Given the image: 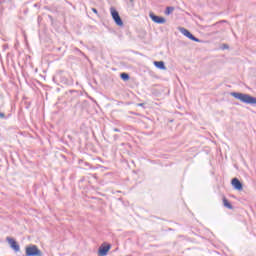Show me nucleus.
<instances>
[{
	"instance_id": "1",
	"label": "nucleus",
	"mask_w": 256,
	"mask_h": 256,
	"mask_svg": "<svg viewBox=\"0 0 256 256\" xmlns=\"http://www.w3.org/2000/svg\"><path fill=\"white\" fill-rule=\"evenodd\" d=\"M231 96L234 97V99L241 101V103H245L246 105H256V98L249 94L232 92Z\"/></svg>"
},
{
	"instance_id": "2",
	"label": "nucleus",
	"mask_w": 256,
	"mask_h": 256,
	"mask_svg": "<svg viewBox=\"0 0 256 256\" xmlns=\"http://www.w3.org/2000/svg\"><path fill=\"white\" fill-rule=\"evenodd\" d=\"M25 256H42L43 252L40 251L39 247L37 245H29L25 249Z\"/></svg>"
},
{
	"instance_id": "3",
	"label": "nucleus",
	"mask_w": 256,
	"mask_h": 256,
	"mask_svg": "<svg viewBox=\"0 0 256 256\" xmlns=\"http://www.w3.org/2000/svg\"><path fill=\"white\" fill-rule=\"evenodd\" d=\"M110 13L116 25H118V27H123V20L121 19V16L119 15V12L117 11V9H115V7H111Z\"/></svg>"
},
{
	"instance_id": "4",
	"label": "nucleus",
	"mask_w": 256,
	"mask_h": 256,
	"mask_svg": "<svg viewBox=\"0 0 256 256\" xmlns=\"http://www.w3.org/2000/svg\"><path fill=\"white\" fill-rule=\"evenodd\" d=\"M180 33L184 35V37H187V39H190V41H194L195 43H201V40L197 37H195L189 30L186 28L180 27L179 28Z\"/></svg>"
},
{
	"instance_id": "5",
	"label": "nucleus",
	"mask_w": 256,
	"mask_h": 256,
	"mask_svg": "<svg viewBox=\"0 0 256 256\" xmlns=\"http://www.w3.org/2000/svg\"><path fill=\"white\" fill-rule=\"evenodd\" d=\"M149 17L154 23H157L158 25H164V23H167V20L164 17L157 16L153 12L149 13Z\"/></svg>"
},
{
	"instance_id": "6",
	"label": "nucleus",
	"mask_w": 256,
	"mask_h": 256,
	"mask_svg": "<svg viewBox=\"0 0 256 256\" xmlns=\"http://www.w3.org/2000/svg\"><path fill=\"white\" fill-rule=\"evenodd\" d=\"M111 250V244H102L98 249V256H107Z\"/></svg>"
},
{
	"instance_id": "7",
	"label": "nucleus",
	"mask_w": 256,
	"mask_h": 256,
	"mask_svg": "<svg viewBox=\"0 0 256 256\" xmlns=\"http://www.w3.org/2000/svg\"><path fill=\"white\" fill-rule=\"evenodd\" d=\"M6 241L9 243L11 249H13V251H15L16 253H18V251H20L21 247L17 244V241H15V239L11 238V237H7Z\"/></svg>"
},
{
	"instance_id": "8",
	"label": "nucleus",
	"mask_w": 256,
	"mask_h": 256,
	"mask_svg": "<svg viewBox=\"0 0 256 256\" xmlns=\"http://www.w3.org/2000/svg\"><path fill=\"white\" fill-rule=\"evenodd\" d=\"M231 184L236 191H243V183H241L237 178H233Z\"/></svg>"
},
{
	"instance_id": "9",
	"label": "nucleus",
	"mask_w": 256,
	"mask_h": 256,
	"mask_svg": "<svg viewBox=\"0 0 256 256\" xmlns=\"http://www.w3.org/2000/svg\"><path fill=\"white\" fill-rule=\"evenodd\" d=\"M154 65L155 67H157V69H161L162 71H165V69H167V67L165 66V62L163 61H154Z\"/></svg>"
},
{
	"instance_id": "10",
	"label": "nucleus",
	"mask_w": 256,
	"mask_h": 256,
	"mask_svg": "<svg viewBox=\"0 0 256 256\" xmlns=\"http://www.w3.org/2000/svg\"><path fill=\"white\" fill-rule=\"evenodd\" d=\"M223 205L226 207V209H233V205L229 203V200L227 198H223Z\"/></svg>"
},
{
	"instance_id": "11",
	"label": "nucleus",
	"mask_w": 256,
	"mask_h": 256,
	"mask_svg": "<svg viewBox=\"0 0 256 256\" xmlns=\"http://www.w3.org/2000/svg\"><path fill=\"white\" fill-rule=\"evenodd\" d=\"M174 11H175V7L168 6V7H166L165 15H171V13H173Z\"/></svg>"
},
{
	"instance_id": "12",
	"label": "nucleus",
	"mask_w": 256,
	"mask_h": 256,
	"mask_svg": "<svg viewBox=\"0 0 256 256\" xmlns=\"http://www.w3.org/2000/svg\"><path fill=\"white\" fill-rule=\"evenodd\" d=\"M120 79H122V81H129L130 76L124 72L120 74Z\"/></svg>"
},
{
	"instance_id": "13",
	"label": "nucleus",
	"mask_w": 256,
	"mask_h": 256,
	"mask_svg": "<svg viewBox=\"0 0 256 256\" xmlns=\"http://www.w3.org/2000/svg\"><path fill=\"white\" fill-rule=\"evenodd\" d=\"M128 7H131L133 9V7H135V0H125Z\"/></svg>"
},
{
	"instance_id": "14",
	"label": "nucleus",
	"mask_w": 256,
	"mask_h": 256,
	"mask_svg": "<svg viewBox=\"0 0 256 256\" xmlns=\"http://www.w3.org/2000/svg\"><path fill=\"white\" fill-rule=\"evenodd\" d=\"M92 11L95 13V15H99V11H97V8H92Z\"/></svg>"
},
{
	"instance_id": "15",
	"label": "nucleus",
	"mask_w": 256,
	"mask_h": 256,
	"mask_svg": "<svg viewBox=\"0 0 256 256\" xmlns=\"http://www.w3.org/2000/svg\"><path fill=\"white\" fill-rule=\"evenodd\" d=\"M118 139H119V135L115 134V135L113 136V141H117Z\"/></svg>"
},
{
	"instance_id": "16",
	"label": "nucleus",
	"mask_w": 256,
	"mask_h": 256,
	"mask_svg": "<svg viewBox=\"0 0 256 256\" xmlns=\"http://www.w3.org/2000/svg\"><path fill=\"white\" fill-rule=\"evenodd\" d=\"M113 131H114L115 133H121V130H120L119 128H114Z\"/></svg>"
},
{
	"instance_id": "17",
	"label": "nucleus",
	"mask_w": 256,
	"mask_h": 256,
	"mask_svg": "<svg viewBox=\"0 0 256 256\" xmlns=\"http://www.w3.org/2000/svg\"><path fill=\"white\" fill-rule=\"evenodd\" d=\"M0 119H5V113L0 112Z\"/></svg>"
},
{
	"instance_id": "18",
	"label": "nucleus",
	"mask_w": 256,
	"mask_h": 256,
	"mask_svg": "<svg viewBox=\"0 0 256 256\" xmlns=\"http://www.w3.org/2000/svg\"><path fill=\"white\" fill-rule=\"evenodd\" d=\"M137 107H145V103H139L137 104Z\"/></svg>"
},
{
	"instance_id": "19",
	"label": "nucleus",
	"mask_w": 256,
	"mask_h": 256,
	"mask_svg": "<svg viewBox=\"0 0 256 256\" xmlns=\"http://www.w3.org/2000/svg\"><path fill=\"white\" fill-rule=\"evenodd\" d=\"M223 49H229V45L224 44Z\"/></svg>"
}]
</instances>
